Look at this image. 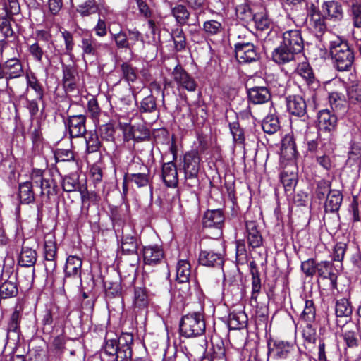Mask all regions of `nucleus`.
<instances>
[{
    "label": "nucleus",
    "instance_id": "obj_1",
    "mask_svg": "<svg viewBox=\"0 0 361 361\" xmlns=\"http://www.w3.org/2000/svg\"><path fill=\"white\" fill-rule=\"evenodd\" d=\"M126 94L116 102L114 110V124L118 123L117 129L121 131L124 142L129 141L132 137L140 138L136 131L132 130L130 112L131 110L132 96L130 89L126 87Z\"/></svg>",
    "mask_w": 361,
    "mask_h": 361
},
{
    "label": "nucleus",
    "instance_id": "obj_2",
    "mask_svg": "<svg viewBox=\"0 0 361 361\" xmlns=\"http://www.w3.org/2000/svg\"><path fill=\"white\" fill-rule=\"evenodd\" d=\"M329 49L334 66L339 71L350 70L354 61V52L348 42L339 37L330 40Z\"/></svg>",
    "mask_w": 361,
    "mask_h": 361
},
{
    "label": "nucleus",
    "instance_id": "obj_3",
    "mask_svg": "<svg viewBox=\"0 0 361 361\" xmlns=\"http://www.w3.org/2000/svg\"><path fill=\"white\" fill-rule=\"evenodd\" d=\"M205 329L204 315L202 312H192L183 315L179 323L180 334L187 338L201 336Z\"/></svg>",
    "mask_w": 361,
    "mask_h": 361
},
{
    "label": "nucleus",
    "instance_id": "obj_4",
    "mask_svg": "<svg viewBox=\"0 0 361 361\" xmlns=\"http://www.w3.org/2000/svg\"><path fill=\"white\" fill-rule=\"evenodd\" d=\"M200 161V156L195 151L188 152L184 155L183 170L186 184L188 187L192 188L198 184Z\"/></svg>",
    "mask_w": 361,
    "mask_h": 361
},
{
    "label": "nucleus",
    "instance_id": "obj_5",
    "mask_svg": "<svg viewBox=\"0 0 361 361\" xmlns=\"http://www.w3.org/2000/svg\"><path fill=\"white\" fill-rule=\"evenodd\" d=\"M24 70L20 59L11 58L7 61L0 63V80L5 79L6 90L8 92L12 91L9 82L11 80L18 78L23 76Z\"/></svg>",
    "mask_w": 361,
    "mask_h": 361
},
{
    "label": "nucleus",
    "instance_id": "obj_6",
    "mask_svg": "<svg viewBox=\"0 0 361 361\" xmlns=\"http://www.w3.org/2000/svg\"><path fill=\"white\" fill-rule=\"evenodd\" d=\"M235 58L239 63H251L260 59L258 49L250 42H236L234 44Z\"/></svg>",
    "mask_w": 361,
    "mask_h": 361
},
{
    "label": "nucleus",
    "instance_id": "obj_7",
    "mask_svg": "<svg viewBox=\"0 0 361 361\" xmlns=\"http://www.w3.org/2000/svg\"><path fill=\"white\" fill-rule=\"evenodd\" d=\"M86 116L83 114L68 116L64 119L66 129L71 137H82L86 130Z\"/></svg>",
    "mask_w": 361,
    "mask_h": 361
},
{
    "label": "nucleus",
    "instance_id": "obj_8",
    "mask_svg": "<svg viewBox=\"0 0 361 361\" xmlns=\"http://www.w3.org/2000/svg\"><path fill=\"white\" fill-rule=\"evenodd\" d=\"M171 74L174 82L179 87L189 92L196 90L197 82L195 79L179 63L174 67Z\"/></svg>",
    "mask_w": 361,
    "mask_h": 361
},
{
    "label": "nucleus",
    "instance_id": "obj_9",
    "mask_svg": "<svg viewBox=\"0 0 361 361\" xmlns=\"http://www.w3.org/2000/svg\"><path fill=\"white\" fill-rule=\"evenodd\" d=\"M281 43L298 54L304 49V41L299 30H289L284 32Z\"/></svg>",
    "mask_w": 361,
    "mask_h": 361
},
{
    "label": "nucleus",
    "instance_id": "obj_10",
    "mask_svg": "<svg viewBox=\"0 0 361 361\" xmlns=\"http://www.w3.org/2000/svg\"><path fill=\"white\" fill-rule=\"evenodd\" d=\"M318 126L320 130L334 133L337 128L338 117L335 112L329 109H323L318 113Z\"/></svg>",
    "mask_w": 361,
    "mask_h": 361
},
{
    "label": "nucleus",
    "instance_id": "obj_11",
    "mask_svg": "<svg viewBox=\"0 0 361 361\" xmlns=\"http://www.w3.org/2000/svg\"><path fill=\"white\" fill-rule=\"evenodd\" d=\"M309 27L315 33L317 37L322 36L326 30V25L323 16L317 9L314 4H311L310 8H308Z\"/></svg>",
    "mask_w": 361,
    "mask_h": 361
},
{
    "label": "nucleus",
    "instance_id": "obj_12",
    "mask_svg": "<svg viewBox=\"0 0 361 361\" xmlns=\"http://www.w3.org/2000/svg\"><path fill=\"white\" fill-rule=\"evenodd\" d=\"M171 16L174 18L176 23L179 26L184 25L197 26L198 23V17L194 20L193 23H190L191 13L185 5L176 4L171 7Z\"/></svg>",
    "mask_w": 361,
    "mask_h": 361
},
{
    "label": "nucleus",
    "instance_id": "obj_13",
    "mask_svg": "<svg viewBox=\"0 0 361 361\" xmlns=\"http://www.w3.org/2000/svg\"><path fill=\"white\" fill-rule=\"evenodd\" d=\"M295 350L294 345L288 341L276 340L271 346L269 344V353L277 359H286L289 357Z\"/></svg>",
    "mask_w": 361,
    "mask_h": 361
},
{
    "label": "nucleus",
    "instance_id": "obj_14",
    "mask_svg": "<svg viewBox=\"0 0 361 361\" xmlns=\"http://www.w3.org/2000/svg\"><path fill=\"white\" fill-rule=\"evenodd\" d=\"M287 111L293 116L302 117L307 113V104L300 95H289L286 98Z\"/></svg>",
    "mask_w": 361,
    "mask_h": 361
},
{
    "label": "nucleus",
    "instance_id": "obj_15",
    "mask_svg": "<svg viewBox=\"0 0 361 361\" xmlns=\"http://www.w3.org/2000/svg\"><path fill=\"white\" fill-rule=\"evenodd\" d=\"M249 101L253 104H263L271 100V94L266 86H254L247 89Z\"/></svg>",
    "mask_w": 361,
    "mask_h": 361
},
{
    "label": "nucleus",
    "instance_id": "obj_16",
    "mask_svg": "<svg viewBox=\"0 0 361 361\" xmlns=\"http://www.w3.org/2000/svg\"><path fill=\"white\" fill-rule=\"evenodd\" d=\"M224 219L221 209L207 210L204 214L202 224L204 228H215L221 230Z\"/></svg>",
    "mask_w": 361,
    "mask_h": 361
},
{
    "label": "nucleus",
    "instance_id": "obj_17",
    "mask_svg": "<svg viewBox=\"0 0 361 361\" xmlns=\"http://www.w3.org/2000/svg\"><path fill=\"white\" fill-rule=\"evenodd\" d=\"M322 10L325 16L330 20L338 22L343 18V10L341 4L336 1H324Z\"/></svg>",
    "mask_w": 361,
    "mask_h": 361
},
{
    "label": "nucleus",
    "instance_id": "obj_18",
    "mask_svg": "<svg viewBox=\"0 0 361 361\" xmlns=\"http://www.w3.org/2000/svg\"><path fill=\"white\" fill-rule=\"evenodd\" d=\"M252 21L254 22L255 27L257 30L261 32L268 31V35L276 34V31L273 30L274 22L264 9L255 12Z\"/></svg>",
    "mask_w": 361,
    "mask_h": 361
},
{
    "label": "nucleus",
    "instance_id": "obj_19",
    "mask_svg": "<svg viewBox=\"0 0 361 361\" xmlns=\"http://www.w3.org/2000/svg\"><path fill=\"white\" fill-rule=\"evenodd\" d=\"M198 259L200 264L206 267H221L224 264L222 255L214 250H201Z\"/></svg>",
    "mask_w": 361,
    "mask_h": 361
},
{
    "label": "nucleus",
    "instance_id": "obj_20",
    "mask_svg": "<svg viewBox=\"0 0 361 361\" xmlns=\"http://www.w3.org/2000/svg\"><path fill=\"white\" fill-rule=\"evenodd\" d=\"M21 321L20 313L18 310H15L11 314L7 326V340H11L13 343H17L20 340Z\"/></svg>",
    "mask_w": 361,
    "mask_h": 361
},
{
    "label": "nucleus",
    "instance_id": "obj_21",
    "mask_svg": "<svg viewBox=\"0 0 361 361\" xmlns=\"http://www.w3.org/2000/svg\"><path fill=\"white\" fill-rule=\"evenodd\" d=\"M144 262L147 265H157L164 259V251L158 245L145 246L142 249Z\"/></svg>",
    "mask_w": 361,
    "mask_h": 361
},
{
    "label": "nucleus",
    "instance_id": "obj_22",
    "mask_svg": "<svg viewBox=\"0 0 361 361\" xmlns=\"http://www.w3.org/2000/svg\"><path fill=\"white\" fill-rule=\"evenodd\" d=\"M295 71L305 80L307 85L310 89L316 90L319 87V82L316 79L313 70L307 62L300 63Z\"/></svg>",
    "mask_w": 361,
    "mask_h": 361
},
{
    "label": "nucleus",
    "instance_id": "obj_23",
    "mask_svg": "<svg viewBox=\"0 0 361 361\" xmlns=\"http://www.w3.org/2000/svg\"><path fill=\"white\" fill-rule=\"evenodd\" d=\"M161 178L167 187L176 188L178 183L176 166L173 161L164 163L161 169Z\"/></svg>",
    "mask_w": 361,
    "mask_h": 361
},
{
    "label": "nucleus",
    "instance_id": "obj_24",
    "mask_svg": "<svg viewBox=\"0 0 361 361\" xmlns=\"http://www.w3.org/2000/svg\"><path fill=\"white\" fill-rule=\"evenodd\" d=\"M62 188L64 191L71 192L80 191L83 204H85V189L80 185L79 176L76 173H71L63 178L61 182Z\"/></svg>",
    "mask_w": 361,
    "mask_h": 361
},
{
    "label": "nucleus",
    "instance_id": "obj_25",
    "mask_svg": "<svg viewBox=\"0 0 361 361\" xmlns=\"http://www.w3.org/2000/svg\"><path fill=\"white\" fill-rule=\"evenodd\" d=\"M82 260L77 256L71 255L66 259L65 274L66 278L74 277L81 283Z\"/></svg>",
    "mask_w": 361,
    "mask_h": 361
},
{
    "label": "nucleus",
    "instance_id": "obj_26",
    "mask_svg": "<svg viewBox=\"0 0 361 361\" xmlns=\"http://www.w3.org/2000/svg\"><path fill=\"white\" fill-rule=\"evenodd\" d=\"M298 54L288 47H286L283 44L276 48L272 52V59L278 64H284L289 63L295 59V56Z\"/></svg>",
    "mask_w": 361,
    "mask_h": 361
},
{
    "label": "nucleus",
    "instance_id": "obj_27",
    "mask_svg": "<svg viewBox=\"0 0 361 361\" xmlns=\"http://www.w3.org/2000/svg\"><path fill=\"white\" fill-rule=\"evenodd\" d=\"M247 240L248 245L252 248H257L262 244V237L257 229V224L253 221L245 223Z\"/></svg>",
    "mask_w": 361,
    "mask_h": 361
},
{
    "label": "nucleus",
    "instance_id": "obj_28",
    "mask_svg": "<svg viewBox=\"0 0 361 361\" xmlns=\"http://www.w3.org/2000/svg\"><path fill=\"white\" fill-rule=\"evenodd\" d=\"M78 80L77 70L71 65L63 66V82L66 91H73L76 88Z\"/></svg>",
    "mask_w": 361,
    "mask_h": 361
},
{
    "label": "nucleus",
    "instance_id": "obj_29",
    "mask_svg": "<svg viewBox=\"0 0 361 361\" xmlns=\"http://www.w3.org/2000/svg\"><path fill=\"white\" fill-rule=\"evenodd\" d=\"M118 274L119 276V283L118 282H115L114 285V298L118 297L119 299V303L121 305V308H123V297L126 294L128 288L132 284L133 278L129 275L128 276H125L123 279L121 276V274L119 270L118 271Z\"/></svg>",
    "mask_w": 361,
    "mask_h": 361
},
{
    "label": "nucleus",
    "instance_id": "obj_30",
    "mask_svg": "<svg viewBox=\"0 0 361 361\" xmlns=\"http://www.w3.org/2000/svg\"><path fill=\"white\" fill-rule=\"evenodd\" d=\"M317 272L323 279H329L332 288L337 287V276L332 272L331 263L329 261H322L317 263Z\"/></svg>",
    "mask_w": 361,
    "mask_h": 361
},
{
    "label": "nucleus",
    "instance_id": "obj_31",
    "mask_svg": "<svg viewBox=\"0 0 361 361\" xmlns=\"http://www.w3.org/2000/svg\"><path fill=\"white\" fill-rule=\"evenodd\" d=\"M343 201V195L341 191L337 190H332L326 196V200L324 203V209L326 212H337Z\"/></svg>",
    "mask_w": 361,
    "mask_h": 361
},
{
    "label": "nucleus",
    "instance_id": "obj_32",
    "mask_svg": "<svg viewBox=\"0 0 361 361\" xmlns=\"http://www.w3.org/2000/svg\"><path fill=\"white\" fill-rule=\"evenodd\" d=\"M16 280V276L10 277L9 280L4 281L0 286V300L17 296L18 293V288Z\"/></svg>",
    "mask_w": 361,
    "mask_h": 361
},
{
    "label": "nucleus",
    "instance_id": "obj_33",
    "mask_svg": "<svg viewBox=\"0 0 361 361\" xmlns=\"http://www.w3.org/2000/svg\"><path fill=\"white\" fill-rule=\"evenodd\" d=\"M18 197L21 204H30L35 201V192L32 182L25 181L18 185Z\"/></svg>",
    "mask_w": 361,
    "mask_h": 361
},
{
    "label": "nucleus",
    "instance_id": "obj_34",
    "mask_svg": "<svg viewBox=\"0 0 361 361\" xmlns=\"http://www.w3.org/2000/svg\"><path fill=\"white\" fill-rule=\"evenodd\" d=\"M37 261V252L35 250L23 246L20 254L19 255L18 264L22 267H33Z\"/></svg>",
    "mask_w": 361,
    "mask_h": 361
},
{
    "label": "nucleus",
    "instance_id": "obj_35",
    "mask_svg": "<svg viewBox=\"0 0 361 361\" xmlns=\"http://www.w3.org/2000/svg\"><path fill=\"white\" fill-rule=\"evenodd\" d=\"M78 1L76 11L82 17L97 13L99 11V6L95 0H78Z\"/></svg>",
    "mask_w": 361,
    "mask_h": 361
},
{
    "label": "nucleus",
    "instance_id": "obj_36",
    "mask_svg": "<svg viewBox=\"0 0 361 361\" xmlns=\"http://www.w3.org/2000/svg\"><path fill=\"white\" fill-rule=\"evenodd\" d=\"M99 44L91 35L85 34L82 36L80 47L84 54L94 56L97 54Z\"/></svg>",
    "mask_w": 361,
    "mask_h": 361
},
{
    "label": "nucleus",
    "instance_id": "obj_37",
    "mask_svg": "<svg viewBox=\"0 0 361 361\" xmlns=\"http://www.w3.org/2000/svg\"><path fill=\"white\" fill-rule=\"evenodd\" d=\"M201 30L207 37L220 35L224 31L223 23L216 20H208L203 23Z\"/></svg>",
    "mask_w": 361,
    "mask_h": 361
},
{
    "label": "nucleus",
    "instance_id": "obj_38",
    "mask_svg": "<svg viewBox=\"0 0 361 361\" xmlns=\"http://www.w3.org/2000/svg\"><path fill=\"white\" fill-rule=\"evenodd\" d=\"M353 313V307L349 300L341 298L336 300L335 305V314L337 317L350 318Z\"/></svg>",
    "mask_w": 361,
    "mask_h": 361
},
{
    "label": "nucleus",
    "instance_id": "obj_39",
    "mask_svg": "<svg viewBox=\"0 0 361 361\" xmlns=\"http://www.w3.org/2000/svg\"><path fill=\"white\" fill-rule=\"evenodd\" d=\"M41 195L47 198L57 194L58 187L55 180L49 175V177L42 178L40 181Z\"/></svg>",
    "mask_w": 361,
    "mask_h": 361
},
{
    "label": "nucleus",
    "instance_id": "obj_40",
    "mask_svg": "<svg viewBox=\"0 0 361 361\" xmlns=\"http://www.w3.org/2000/svg\"><path fill=\"white\" fill-rule=\"evenodd\" d=\"M247 317L243 311L229 314L228 326L232 329H240L246 326Z\"/></svg>",
    "mask_w": 361,
    "mask_h": 361
},
{
    "label": "nucleus",
    "instance_id": "obj_41",
    "mask_svg": "<svg viewBox=\"0 0 361 361\" xmlns=\"http://www.w3.org/2000/svg\"><path fill=\"white\" fill-rule=\"evenodd\" d=\"M26 82L27 85L26 90L27 91L28 88H31L35 92L37 99L43 102L44 95V89L35 75L32 73L30 74L27 73L26 75Z\"/></svg>",
    "mask_w": 361,
    "mask_h": 361
},
{
    "label": "nucleus",
    "instance_id": "obj_42",
    "mask_svg": "<svg viewBox=\"0 0 361 361\" xmlns=\"http://www.w3.org/2000/svg\"><path fill=\"white\" fill-rule=\"evenodd\" d=\"M262 128L267 134L275 133L280 128L278 117L274 114L267 116L262 121Z\"/></svg>",
    "mask_w": 361,
    "mask_h": 361
},
{
    "label": "nucleus",
    "instance_id": "obj_43",
    "mask_svg": "<svg viewBox=\"0 0 361 361\" xmlns=\"http://www.w3.org/2000/svg\"><path fill=\"white\" fill-rule=\"evenodd\" d=\"M171 37L176 51H182L186 47V37L182 28H175L171 32Z\"/></svg>",
    "mask_w": 361,
    "mask_h": 361
},
{
    "label": "nucleus",
    "instance_id": "obj_44",
    "mask_svg": "<svg viewBox=\"0 0 361 361\" xmlns=\"http://www.w3.org/2000/svg\"><path fill=\"white\" fill-rule=\"evenodd\" d=\"M281 181L287 195H291L297 183V176L294 173L284 171L281 174Z\"/></svg>",
    "mask_w": 361,
    "mask_h": 361
},
{
    "label": "nucleus",
    "instance_id": "obj_45",
    "mask_svg": "<svg viewBox=\"0 0 361 361\" xmlns=\"http://www.w3.org/2000/svg\"><path fill=\"white\" fill-rule=\"evenodd\" d=\"M100 147H102L108 154H110L111 151H109V149L105 143L102 140L100 142L97 135H91L90 137L86 138L87 153L90 154L95 152L99 149Z\"/></svg>",
    "mask_w": 361,
    "mask_h": 361
},
{
    "label": "nucleus",
    "instance_id": "obj_46",
    "mask_svg": "<svg viewBox=\"0 0 361 361\" xmlns=\"http://www.w3.org/2000/svg\"><path fill=\"white\" fill-rule=\"evenodd\" d=\"M191 274L190 264L188 261L179 260L176 267V281L189 280Z\"/></svg>",
    "mask_w": 361,
    "mask_h": 361
},
{
    "label": "nucleus",
    "instance_id": "obj_47",
    "mask_svg": "<svg viewBox=\"0 0 361 361\" xmlns=\"http://www.w3.org/2000/svg\"><path fill=\"white\" fill-rule=\"evenodd\" d=\"M99 133L102 140L105 143L109 151L112 149L113 142V123L103 124L99 128Z\"/></svg>",
    "mask_w": 361,
    "mask_h": 361
},
{
    "label": "nucleus",
    "instance_id": "obj_48",
    "mask_svg": "<svg viewBox=\"0 0 361 361\" xmlns=\"http://www.w3.org/2000/svg\"><path fill=\"white\" fill-rule=\"evenodd\" d=\"M329 99L331 111L336 112L345 109L346 103L341 94L337 92H331L329 94Z\"/></svg>",
    "mask_w": 361,
    "mask_h": 361
},
{
    "label": "nucleus",
    "instance_id": "obj_49",
    "mask_svg": "<svg viewBox=\"0 0 361 361\" xmlns=\"http://www.w3.org/2000/svg\"><path fill=\"white\" fill-rule=\"evenodd\" d=\"M316 308L314 302L312 300H305L304 310L300 315L301 319L307 322V325L313 322L315 319Z\"/></svg>",
    "mask_w": 361,
    "mask_h": 361
},
{
    "label": "nucleus",
    "instance_id": "obj_50",
    "mask_svg": "<svg viewBox=\"0 0 361 361\" xmlns=\"http://www.w3.org/2000/svg\"><path fill=\"white\" fill-rule=\"evenodd\" d=\"M180 301L186 300L191 294L190 284L189 280H183V281H176V292Z\"/></svg>",
    "mask_w": 361,
    "mask_h": 361
},
{
    "label": "nucleus",
    "instance_id": "obj_51",
    "mask_svg": "<svg viewBox=\"0 0 361 361\" xmlns=\"http://www.w3.org/2000/svg\"><path fill=\"white\" fill-rule=\"evenodd\" d=\"M237 17L245 23L252 20L255 13L248 5L243 4L236 8Z\"/></svg>",
    "mask_w": 361,
    "mask_h": 361
},
{
    "label": "nucleus",
    "instance_id": "obj_52",
    "mask_svg": "<svg viewBox=\"0 0 361 361\" xmlns=\"http://www.w3.org/2000/svg\"><path fill=\"white\" fill-rule=\"evenodd\" d=\"M140 111L142 113H152L157 110L156 99L152 95L145 97L140 102Z\"/></svg>",
    "mask_w": 361,
    "mask_h": 361
},
{
    "label": "nucleus",
    "instance_id": "obj_53",
    "mask_svg": "<svg viewBox=\"0 0 361 361\" xmlns=\"http://www.w3.org/2000/svg\"><path fill=\"white\" fill-rule=\"evenodd\" d=\"M135 304L138 307H144L148 303V295L145 287L135 288Z\"/></svg>",
    "mask_w": 361,
    "mask_h": 361
},
{
    "label": "nucleus",
    "instance_id": "obj_54",
    "mask_svg": "<svg viewBox=\"0 0 361 361\" xmlns=\"http://www.w3.org/2000/svg\"><path fill=\"white\" fill-rule=\"evenodd\" d=\"M349 102L352 104L361 103V85H352L347 90Z\"/></svg>",
    "mask_w": 361,
    "mask_h": 361
},
{
    "label": "nucleus",
    "instance_id": "obj_55",
    "mask_svg": "<svg viewBox=\"0 0 361 361\" xmlns=\"http://www.w3.org/2000/svg\"><path fill=\"white\" fill-rule=\"evenodd\" d=\"M121 71L123 78L128 82H134L137 79L136 69L128 63H123Z\"/></svg>",
    "mask_w": 361,
    "mask_h": 361
},
{
    "label": "nucleus",
    "instance_id": "obj_56",
    "mask_svg": "<svg viewBox=\"0 0 361 361\" xmlns=\"http://www.w3.org/2000/svg\"><path fill=\"white\" fill-rule=\"evenodd\" d=\"M353 25L355 27L361 28V4H353L350 13Z\"/></svg>",
    "mask_w": 361,
    "mask_h": 361
},
{
    "label": "nucleus",
    "instance_id": "obj_57",
    "mask_svg": "<svg viewBox=\"0 0 361 361\" xmlns=\"http://www.w3.org/2000/svg\"><path fill=\"white\" fill-rule=\"evenodd\" d=\"M230 130L235 142L243 144L245 141L244 133L238 122L230 123Z\"/></svg>",
    "mask_w": 361,
    "mask_h": 361
},
{
    "label": "nucleus",
    "instance_id": "obj_58",
    "mask_svg": "<svg viewBox=\"0 0 361 361\" xmlns=\"http://www.w3.org/2000/svg\"><path fill=\"white\" fill-rule=\"evenodd\" d=\"M317 262L311 258L301 263V269L307 276H313L317 272Z\"/></svg>",
    "mask_w": 361,
    "mask_h": 361
},
{
    "label": "nucleus",
    "instance_id": "obj_59",
    "mask_svg": "<svg viewBox=\"0 0 361 361\" xmlns=\"http://www.w3.org/2000/svg\"><path fill=\"white\" fill-rule=\"evenodd\" d=\"M19 283H23L25 288H30L34 281V269L32 271H21L16 275Z\"/></svg>",
    "mask_w": 361,
    "mask_h": 361
},
{
    "label": "nucleus",
    "instance_id": "obj_60",
    "mask_svg": "<svg viewBox=\"0 0 361 361\" xmlns=\"http://www.w3.org/2000/svg\"><path fill=\"white\" fill-rule=\"evenodd\" d=\"M121 249L123 252L133 254L137 252V244L133 237H127L121 242Z\"/></svg>",
    "mask_w": 361,
    "mask_h": 361
},
{
    "label": "nucleus",
    "instance_id": "obj_61",
    "mask_svg": "<svg viewBox=\"0 0 361 361\" xmlns=\"http://www.w3.org/2000/svg\"><path fill=\"white\" fill-rule=\"evenodd\" d=\"M330 182L326 180H321L318 182L316 189V194L319 199H324L329 192H331L330 189Z\"/></svg>",
    "mask_w": 361,
    "mask_h": 361
},
{
    "label": "nucleus",
    "instance_id": "obj_62",
    "mask_svg": "<svg viewBox=\"0 0 361 361\" xmlns=\"http://www.w3.org/2000/svg\"><path fill=\"white\" fill-rule=\"evenodd\" d=\"M61 35L65 43V54L71 56L75 45L73 35L67 30L61 32Z\"/></svg>",
    "mask_w": 361,
    "mask_h": 361
},
{
    "label": "nucleus",
    "instance_id": "obj_63",
    "mask_svg": "<svg viewBox=\"0 0 361 361\" xmlns=\"http://www.w3.org/2000/svg\"><path fill=\"white\" fill-rule=\"evenodd\" d=\"M28 51L36 61L42 62L44 51L37 42L30 44Z\"/></svg>",
    "mask_w": 361,
    "mask_h": 361
},
{
    "label": "nucleus",
    "instance_id": "obj_64",
    "mask_svg": "<svg viewBox=\"0 0 361 361\" xmlns=\"http://www.w3.org/2000/svg\"><path fill=\"white\" fill-rule=\"evenodd\" d=\"M0 30L5 37H13L14 32L11 27L10 20L7 17L0 19Z\"/></svg>",
    "mask_w": 361,
    "mask_h": 361
}]
</instances>
